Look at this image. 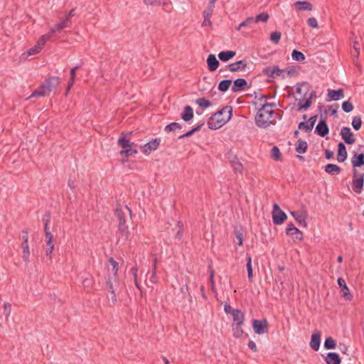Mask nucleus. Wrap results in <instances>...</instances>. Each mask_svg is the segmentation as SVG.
I'll list each match as a JSON object with an SVG mask.
<instances>
[{
	"label": "nucleus",
	"instance_id": "obj_1",
	"mask_svg": "<svg viewBox=\"0 0 364 364\" xmlns=\"http://www.w3.org/2000/svg\"><path fill=\"white\" fill-rule=\"evenodd\" d=\"M275 107L274 103H264L259 109L255 117V123L260 128H267L272 122L270 121L274 114L273 108Z\"/></svg>",
	"mask_w": 364,
	"mask_h": 364
},
{
	"label": "nucleus",
	"instance_id": "obj_2",
	"mask_svg": "<svg viewBox=\"0 0 364 364\" xmlns=\"http://www.w3.org/2000/svg\"><path fill=\"white\" fill-rule=\"evenodd\" d=\"M232 116V107H225L222 109L215 112L208 122V128L210 129H217L220 128L228 122Z\"/></svg>",
	"mask_w": 364,
	"mask_h": 364
},
{
	"label": "nucleus",
	"instance_id": "obj_3",
	"mask_svg": "<svg viewBox=\"0 0 364 364\" xmlns=\"http://www.w3.org/2000/svg\"><path fill=\"white\" fill-rule=\"evenodd\" d=\"M59 83L60 78L58 77H50L43 82L40 87L33 92L30 97L46 96L53 88L57 87Z\"/></svg>",
	"mask_w": 364,
	"mask_h": 364
},
{
	"label": "nucleus",
	"instance_id": "obj_4",
	"mask_svg": "<svg viewBox=\"0 0 364 364\" xmlns=\"http://www.w3.org/2000/svg\"><path fill=\"white\" fill-rule=\"evenodd\" d=\"M131 215L132 211L127 206H124V210L122 207L117 206L115 210V216L119 222L118 229L121 234V236L124 237L125 240L128 238L129 230L128 226L126 225V215Z\"/></svg>",
	"mask_w": 364,
	"mask_h": 364
},
{
	"label": "nucleus",
	"instance_id": "obj_5",
	"mask_svg": "<svg viewBox=\"0 0 364 364\" xmlns=\"http://www.w3.org/2000/svg\"><path fill=\"white\" fill-rule=\"evenodd\" d=\"M287 218L286 213L279 208V205L274 203L272 210V220L275 225L282 224Z\"/></svg>",
	"mask_w": 364,
	"mask_h": 364
},
{
	"label": "nucleus",
	"instance_id": "obj_6",
	"mask_svg": "<svg viewBox=\"0 0 364 364\" xmlns=\"http://www.w3.org/2000/svg\"><path fill=\"white\" fill-rule=\"evenodd\" d=\"M252 328L255 333L264 334L268 332L269 323L266 319L252 321Z\"/></svg>",
	"mask_w": 364,
	"mask_h": 364
},
{
	"label": "nucleus",
	"instance_id": "obj_7",
	"mask_svg": "<svg viewBox=\"0 0 364 364\" xmlns=\"http://www.w3.org/2000/svg\"><path fill=\"white\" fill-rule=\"evenodd\" d=\"M286 233L287 235L299 241H301L304 239L302 232L296 228L292 223L287 225Z\"/></svg>",
	"mask_w": 364,
	"mask_h": 364
},
{
	"label": "nucleus",
	"instance_id": "obj_8",
	"mask_svg": "<svg viewBox=\"0 0 364 364\" xmlns=\"http://www.w3.org/2000/svg\"><path fill=\"white\" fill-rule=\"evenodd\" d=\"M341 136L347 144H353L355 141L353 133L348 127H343L341 130Z\"/></svg>",
	"mask_w": 364,
	"mask_h": 364
},
{
	"label": "nucleus",
	"instance_id": "obj_9",
	"mask_svg": "<svg viewBox=\"0 0 364 364\" xmlns=\"http://www.w3.org/2000/svg\"><path fill=\"white\" fill-rule=\"evenodd\" d=\"M338 286L341 288V296L343 297L346 300L351 301L353 299V296L350 293V291L346 286L345 280L340 277L337 280Z\"/></svg>",
	"mask_w": 364,
	"mask_h": 364
},
{
	"label": "nucleus",
	"instance_id": "obj_10",
	"mask_svg": "<svg viewBox=\"0 0 364 364\" xmlns=\"http://www.w3.org/2000/svg\"><path fill=\"white\" fill-rule=\"evenodd\" d=\"M228 158L235 172L241 173L242 172L243 166L242 163L239 161L237 157L235 155L229 153Z\"/></svg>",
	"mask_w": 364,
	"mask_h": 364
},
{
	"label": "nucleus",
	"instance_id": "obj_11",
	"mask_svg": "<svg viewBox=\"0 0 364 364\" xmlns=\"http://www.w3.org/2000/svg\"><path fill=\"white\" fill-rule=\"evenodd\" d=\"M160 142L161 139H155L146 143L143 147V153L146 155L150 154L152 151L156 150L158 149Z\"/></svg>",
	"mask_w": 364,
	"mask_h": 364
},
{
	"label": "nucleus",
	"instance_id": "obj_12",
	"mask_svg": "<svg viewBox=\"0 0 364 364\" xmlns=\"http://www.w3.org/2000/svg\"><path fill=\"white\" fill-rule=\"evenodd\" d=\"M364 184V173L359 176L358 178H353L352 189L356 193L362 192Z\"/></svg>",
	"mask_w": 364,
	"mask_h": 364
},
{
	"label": "nucleus",
	"instance_id": "obj_13",
	"mask_svg": "<svg viewBox=\"0 0 364 364\" xmlns=\"http://www.w3.org/2000/svg\"><path fill=\"white\" fill-rule=\"evenodd\" d=\"M315 132L323 137L328 134L329 129L325 119H320L316 127Z\"/></svg>",
	"mask_w": 364,
	"mask_h": 364
},
{
	"label": "nucleus",
	"instance_id": "obj_14",
	"mask_svg": "<svg viewBox=\"0 0 364 364\" xmlns=\"http://www.w3.org/2000/svg\"><path fill=\"white\" fill-rule=\"evenodd\" d=\"M247 88V82L243 78H237L233 82L232 92H238Z\"/></svg>",
	"mask_w": 364,
	"mask_h": 364
},
{
	"label": "nucleus",
	"instance_id": "obj_15",
	"mask_svg": "<svg viewBox=\"0 0 364 364\" xmlns=\"http://www.w3.org/2000/svg\"><path fill=\"white\" fill-rule=\"evenodd\" d=\"M317 116H313L309 118L307 122H300L299 124V129L304 130L306 132H311L316 122Z\"/></svg>",
	"mask_w": 364,
	"mask_h": 364
},
{
	"label": "nucleus",
	"instance_id": "obj_16",
	"mask_svg": "<svg viewBox=\"0 0 364 364\" xmlns=\"http://www.w3.org/2000/svg\"><path fill=\"white\" fill-rule=\"evenodd\" d=\"M321 333L318 331H315L311 335L310 346L311 348L317 351L320 348Z\"/></svg>",
	"mask_w": 364,
	"mask_h": 364
},
{
	"label": "nucleus",
	"instance_id": "obj_17",
	"mask_svg": "<svg viewBox=\"0 0 364 364\" xmlns=\"http://www.w3.org/2000/svg\"><path fill=\"white\" fill-rule=\"evenodd\" d=\"M328 99L327 100V101L338 100L344 97L343 89L340 88L337 90L328 89Z\"/></svg>",
	"mask_w": 364,
	"mask_h": 364
},
{
	"label": "nucleus",
	"instance_id": "obj_18",
	"mask_svg": "<svg viewBox=\"0 0 364 364\" xmlns=\"http://www.w3.org/2000/svg\"><path fill=\"white\" fill-rule=\"evenodd\" d=\"M247 62L241 60L237 62L230 63L227 67L231 72H237L240 70H244L247 67Z\"/></svg>",
	"mask_w": 364,
	"mask_h": 364
},
{
	"label": "nucleus",
	"instance_id": "obj_19",
	"mask_svg": "<svg viewBox=\"0 0 364 364\" xmlns=\"http://www.w3.org/2000/svg\"><path fill=\"white\" fill-rule=\"evenodd\" d=\"M207 64L208 70L211 72L216 70L218 68L220 63L217 60L214 54H210L207 58Z\"/></svg>",
	"mask_w": 364,
	"mask_h": 364
},
{
	"label": "nucleus",
	"instance_id": "obj_20",
	"mask_svg": "<svg viewBox=\"0 0 364 364\" xmlns=\"http://www.w3.org/2000/svg\"><path fill=\"white\" fill-rule=\"evenodd\" d=\"M352 166L355 167H360L364 165V154L354 153L351 158Z\"/></svg>",
	"mask_w": 364,
	"mask_h": 364
},
{
	"label": "nucleus",
	"instance_id": "obj_21",
	"mask_svg": "<svg viewBox=\"0 0 364 364\" xmlns=\"http://www.w3.org/2000/svg\"><path fill=\"white\" fill-rule=\"evenodd\" d=\"M348 154L346 151V148L345 144L343 142H340L338 144V154H337V160L338 162H343L347 158Z\"/></svg>",
	"mask_w": 364,
	"mask_h": 364
},
{
	"label": "nucleus",
	"instance_id": "obj_22",
	"mask_svg": "<svg viewBox=\"0 0 364 364\" xmlns=\"http://www.w3.org/2000/svg\"><path fill=\"white\" fill-rule=\"evenodd\" d=\"M232 319H233V323L232 324H243L244 320H245V315L242 311L240 309H235L232 311Z\"/></svg>",
	"mask_w": 364,
	"mask_h": 364
},
{
	"label": "nucleus",
	"instance_id": "obj_23",
	"mask_svg": "<svg viewBox=\"0 0 364 364\" xmlns=\"http://www.w3.org/2000/svg\"><path fill=\"white\" fill-rule=\"evenodd\" d=\"M181 117L184 122H189L193 118V108L189 105H186L181 113Z\"/></svg>",
	"mask_w": 364,
	"mask_h": 364
},
{
	"label": "nucleus",
	"instance_id": "obj_24",
	"mask_svg": "<svg viewBox=\"0 0 364 364\" xmlns=\"http://www.w3.org/2000/svg\"><path fill=\"white\" fill-rule=\"evenodd\" d=\"M326 364H341V360L336 353H328L325 358Z\"/></svg>",
	"mask_w": 364,
	"mask_h": 364
},
{
	"label": "nucleus",
	"instance_id": "obj_25",
	"mask_svg": "<svg viewBox=\"0 0 364 364\" xmlns=\"http://www.w3.org/2000/svg\"><path fill=\"white\" fill-rule=\"evenodd\" d=\"M324 170L326 173L332 176L338 175L341 171V167L333 164H328L325 166Z\"/></svg>",
	"mask_w": 364,
	"mask_h": 364
},
{
	"label": "nucleus",
	"instance_id": "obj_26",
	"mask_svg": "<svg viewBox=\"0 0 364 364\" xmlns=\"http://www.w3.org/2000/svg\"><path fill=\"white\" fill-rule=\"evenodd\" d=\"M236 52L233 50L221 51L218 54L219 59L223 62H227L235 57Z\"/></svg>",
	"mask_w": 364,
	"mask_h": 364
},
{
	"label": "nucleus",
	"instance_id": "obj_27",
	"mask_svg": "<svg viewBox=\"0 0 364 364\" xmlns=\"http://www.w3.org/2000/svg\"><path fill=\"white\" fill-rule=\"evenodd\" d=\"M290 214L294 218V219L298 222V223L300 225L305 228L307 226L306 216L303 213H298L296 211H291Z\"/></svg>",
	"mask_w": 364,
	"mask_h": 364
},
{
	"label": "nucleus",
	"instance_id": "obj_28",
	"mask_svg": "<svg viewBox=\"0 0 364 364\" xmlns=\"http://www.w3.org/2000/svg\"><path fill=\"white\" fill-rule=\"evenodd\" d=\"M46 239V255L48 256L52 253V252L53 250V247H54L53 241V236L52 233H47Z\"/></svg>",
	"mask_w": 364,
	"mask_h": 364
},
{
	"label": "nucleus",
	"instance_id": "obj_29",
	"mask_svg": "<svg viewBox=\"0 0 364 364\" xmlns=\"http://www.w3.org/2000/svg\"><path fill=\"white\" fill-rule=\"evenodd\" d=\"M308 149L307 142L301 139H298L295 150L299 154H304L306 152Z\"/></svg>",
	"mask_w": 364,
	"mask_h": 364
},
{
	"label": "nucleus",
	"instance_id": "obj_30",
	"mask_svg": "<svg viewBox=\"0 0 364 364\" xmlns=\"http://www.w3.org/2000/svg\"><path fill=\"white\" fill-rule=\"evenodd\" d=\"M294 5L298 6L300 11H311L313 9L311 4L309 1H296Z\"/></svg>",
	"mask_w": 364,
	"mask_h": 364
},
{
	"label": "nucleus",
	"instance_id": "obj_31",
	"mask_svg": "<svg viewBox=\"0 0 364 364\" xmlns=\"http://www.w3.org/2000/svg\"><path fill=\"white\" fill-rule=\"evenodd\" d=\"M118 144L122 148V149L129 148L134 145L129 139H125L124 134H122V136L119 138L117 141Z\"/></svg>",
	"mask_w": 364,
	"mask_h": 364
},
{
	"label": "nucleus",
	"instance_id": "obj_32",
	"mask_svg": "<svg viewBox=\"0 0 364 364\" xmlns=\"http://www.w3.org/2000/svg\"><path fill=\"white\" fill-rule=\"evenodd\" d=\"M119 154L121 156L125 158H128L129 156H133L134 154H137V150L136 149H134L132 146L129 148L122 149Z\"/></svg>",
	"mask_w": 364,
	"mask_h": 364
},
{
	"label": "nucleus",
	"instance_id": "obj_33",
	"mask_svg": "<svg viewBox=\"0 0 364 364\" xmlns=\"http://www.w3.org/2000/svg\"><path fill=\"white\" fill-rule=\"evenodd\" d=\"M231 84V80H223L219 82L218 88L221 92H226L230 88Z\"/></svg>",
	"mask_w": 364,
	"mask_h": 364
},
{
	"label": "nucleus",
	"instance_id": "obj_34",
	"mask_svg": "<svg viewBox=\"0 0 364 364\" xmlns=\"http://www.w3.org/2000/svg\"><path fill=\"white\" fill-rule=\"evenodd\" d=\"M242 324H238V325L232 324V325L234 337L240 338L242 336L244 331H243V329L242 328Z\"/></svg>",
	"mask_w": 364,
	"mask_h": 364
},
{
	"label": "nucleus",
	"instance_id": "obj_35",
	"mask_svg": "<svg viewBox=\"0 0 364 364\" xmlns=\"http://www.w3.org/2000/svg\"><path fill=\"white\" fill-rule=\"evenodd\" d=\"M182 129V126L179 123L172 122L165 127L164 131L166 133H169V132H173L176 129Z\"/></svg>",
	"mask_w": 364,
	"mask_h": 364
},
{
	"label": "nucleus",
	"instance_id": "obj_36",
	"mask_svg": "<svg viewBox=\"0 0 364 364\" xmlns=\"http://www.w3.org/2000/svg\"><path fill=\"white\" fill-rule=\"evenodd\" d=\"M106 284H107L108 292L109 294L115 293V291L117 290V285L118 284V282L117 281V279H114V282H112L110 279H108Z\"/></svg>",
	"mask_w": 364,
	"mask_h": 364
},
{
	"label": "nucleus",
	"instance_id": "obj_37",
	"mask_svg": "<svg viewBox=\"0 0 364 364\" xmlns=\"http://www.w3.org/2000/svg\"><path fill=\"white\" fill-rule=\"evenodd\" d=\"M323 346L326 349H334L336 346V342L333 338L328 337L326 338Z\"/></svg>",
	"mask_w": 364,
	"mask_h": 364
},
{
	"label": "nucleus",
	"instance_id": "obj_38",
	"mask_svg": "<svg viewBox=\"0 0 364 364\" xmlns=\"http://www.w3.org/2000/svg\"><path fill=\"white\" fill-rule=\"evenodd\" d=\"M22 248H23L22 258L26 262H29V256H30L28 242L22 243Z\"/></svg>",
	"mask_w": 364,
	"mask_h": 364
},
{
	"label": "nucleus",
	"instance_id": "obj_39",
	"mask_svg": "<svg viewBox=\"0 0 364 364\" xmlns=\"http://www.w3.org/2000/svg\"><path fill=\"white\" fill-rule=\"evenodd\" d=\"M203 124H204L203 123H201V124H198L197 127L193 128L191 130H190L189 132H186V134H183L182 135L179 136L178 139H184V138H187V137L191 136L194 133L198 132L201 129V127H203Z\"/></svg>",
	"mask_w": 364,
	"mask_h": 364
},
{
	"label": "nucleus",
	"instance_id": "obj_40",
	"mask_svg": "<svg viewBox=\"0 0 364 364\" xmlns=\"http://www.w3.org/2000/svg\"><path fill=\"white\" fill-rule=\"evenodd\" d=\"M293 60L299 62H302L305 60V55L301 51L294 50L291 53Z\"/></svg>",
	"mask_w": 364,
	"mask_h": 364
},
{
	"label": "nucleus",
	"instance_id": "obj_41",
	"mask_svg": "<svg viewBox=\"0 0 364 364\" xmlns=\"http://www.w3.org/2000/svg\"><path fill=\"white\" fill-rule=\"evenodd\" d=\"M255 23L253 17H248L244 21L239 24L237 28V31H240L242 27H250L251 25Z\"/></svg>",
	"mask_w": 364,
	"mask_h": 364
},
{
	"label": "nucleus",
	"instance_id": "obj_42",
	"mask_svg": "<svg viewBox=\"0 0 364 364\" xmlns=\"http://www.w3.org/2000/svg\"><path fill=\"white\" fill-rule=\"evenodd\" d=\"M156 262H157V259L155 257L154 259V264H153V267H152V272H151V275L150 277V279H149V281L154 284V283H156L157 282V277H156Z\"/></svg>",
	"mask_w": 364,
	"mask_h": 364
},
{
	"label": "nucleus",
	"instance_id": "obj_43",
	"mask_svg": "<svg viewBox=\"0 0 364 364\" xmlns=\"http://www.w3.org/2000/svg\"><path fill=\"white\" fill-rule=\"evenodd\" d=\"M196 102L199 107L202 108H207L211 105V102L205 97L198 98L196 100Z\"/></svg>",
	"mask_w": 364,
	"mask_h": 364
},
{
	"label": "nucleus",
	"instance_id": "obj_44",
	"mask_svg": "<svg viewBox=\"0 0 364 364\" xmlns=\"http://www.w3.org/2000/svg\"><path fill=\"white\" fill-rule=\"evenodd\" d=\"M271 156L275 161H281V152L277 146H273L271 150Z\"/></svg>",
	"mask_w": 364,
	"mask_h": 364
},
{
	"label": "nucleus",
	"instance_id": "obj_45",
	"mask_svg": "<svg viewBox=\"0 0 364 364\" xmlns=\"http://www.w3.org/2000/svg\"><path fill=\"white\" fill-rule=\"evenodd\" d=\"M247 277L249 280L252 281V258L250 256L247 257Z\"/></svg>",
	"mask_w": 364,
	"mask_h": 364
},
{
	"label": "nucleus",
	"instance_id": "obj_46",
	"mask_svg": "<svg viewBox=\"0 0 364 364\" xmlns=\"http://www.w3.org/2000/svg\"><path fill=\"white\" fill-rule=\"evenodd\" d=\"M247 277L249 280L252 281V258L250 256L247 257Z\"/></svg>",
	"mask_w": 364,
	"mask_h": 364
},
{
	"label": "nucleus",
	"instance_id": "obj_47",
	"mask_svg": "<svg viewBox=\"0 0 364 364\" xmlns=\"http://www.w3.org/2000/svg\"><path fill=\"white\" fill-rule=\"evenodd\" d=\"M269 18V16L267 13H261L259 14V15L256 16L255 18H254L255 19V23H258L259 21H262V22H267Z\"/></svg>",
	"mask_w": 364,
	"mask_h": 364
},
{
	"label": "nucleus",
	"instance_id": "obj_48",
	"mask_svg": "<svg viewBox=\"0 0 364 364\" xmlns=\"http://www.w3.org/2000/svg\"><path fill=\"white\" fill-rule=\"evenodd\" d=\"M351 124H352V126L354 128V129L359 130L362 125V120H361L360 117H359V116L354 117L353 118Z\"/></svg>",
	"mask_w": 364,
	"mask_h": 364
},
{
	"label": "nucleus",
	"instance_id": "obj_49",
	"mask_svg": "<svg viewBox=\"0 0 364 364\" xmlns=\"http://www.w3.org/2000/svg\"><path fill=\"white\" fill-rule=\"evenodd\" d=\"M52 35L50 34V32H48L47 34L43 35L41 36V38L37 41V43L42 46V48L44 46L46 41L50 40Z\"/></svg>",
	"mask_w": 364,
	"mask_h": 364
},
{
	"label": "nucleus",
	"instance_id": "obj_50",
	"mask_svg": "<svg viewBox=\"0 0 364 364\" xmlns=\"http://www.w3.org/2000/svg\"><path fill=\"white\" fill-rule=\"evenodd\" d=\"M52 35L50 34V32H48L47 34L43 35L41 36V38L37 41V43L42 46V48L44 46L46 41L50 40Z\"/></svg>",
	"mask_w": 364,
	"mask_h": 364
},
{
	"label": "nucleus",
	"instance_id": "obj_51",
	"mask_svg": "<svg viewBox=\"0 0 364 364\" xmlns=\"http://www.w3.org/2000/svg\"><path fill=\"white\" fill-rule=\"evenodd\" d=\"M342 109L345 112L348 113L353 109V105L349 100H347L343 102Z\"/></svg>",
	"mask_w": 364,
	"mask_h": 364
},
{
	"label": "nucleus",
	"instance_id": "obj_52",
	"mask_svg": "<svg viewBox=\"0 0 364 364\" xmlns=\"http://www.w3.org/2000/svg\"><path fill=\"white\" fill-rule=\"evenodd\" d=\"M312 104V101L309 99H306L305 102L304 104H301V103H299V107H298V111H302V110H306L308 108H309L311 107Z\"/></svg>",
	"mask_w": 364,
	"mask_h": 364
},
{
	"label": "nucleus",
	"instance_id": "obj_53",
	"mask_svg": "<svg viewBox=\"0 0 364 364\" xmlns=\"http://www.w3.org/2000/svg\"><path fill=\"white\" fill-rule=\"evenodd\" d=\"M143 3L146 6H159L164 4L165 0H142Z\"/></svg>",
	"mask_w": 364,
	"mask_h": 364
},
{
	"label": "nucleus",
	"instance_id": "obj_54",
	"mask_svg": "<svg viewBox=\"0 0 364 364\" xmlns=\"http://www.w3.org/2000/svg\"><path fill=\"white\" fill-rule=\"evenodd\" d=\"M214 8H215V5H213V4L209 5L208 4V9L203 11L204 18H207V19L210 18V17L213 14Z\"/></svg>",
	"mask_w": 364,
	"mask_h": 364
},
{
	"label": "nucleus",
	"instance_id": "obj_55",
	"mask_svg": "<svg viewBox=\"0 0 364 364\" xmlns=\"http://www.w3.org/2000/svg\"><path fill=\"white\" fill-rule=\"evenodd\" d=\"M58 24V28L63 30L64 28H69L71 26V20H69L68 18L65 17V18Z\"/></svg>",
	"mask_w": 364,
	"mask_h": 364
},
{
	"label": "nucleus",
	"instance_id": "obj_56",
	"mask_svg": "<svg viewBox=\"0 0 364 364\" xmlns=\"http://www.w3.org/2000/svg\"><path fill=\"white\" fill-rule=\"evenodd\" d=\"M281 38V33L278 31L272 32L270 35V40L275 44L279 43Z\"/></svg>",
	"mask_w": 364,
	"mask_h": 364
},
{
	"label": "nucleus",
	"instance_id": "obj_57",
	"mask_svg": "<svg viewBox=\"0 0 364 364\" xmlns=\"http://www.w3.org/2000/svg\"><path fill=\"white\" fill-rule=\"evenodd\" d=\"M42 48H43L42 46L37 43L34 47L30 48L27 51V53L28 55H35L36 53H38L41 50Z\"/></svg>",
	"mask_w": 364,
	"mask_h": 364
},
{
	"label": "nucleus",
	"instance_id": "obj_58",
	"mask_svg": "<svg viewBox=\"0 0 364 364\" xmlns=\"http://www.w3.org/2000/svg\"><path fill=\"white\" fill-rule=\"evenodd\" d=\"M108 261L109 264L112 265V271L114 272V277H116V274L118 272V263L112 257H110L108 259Z\"/></svg>",
	"mask_w": 364,
	"mask_h": 364
},
{
	"label": "nucleus",
	"instance_id": "obj_59",
	"mask_svg": "<svg viewBox=\"0 0 364 364\" xmlns=\"http://www.w3.org/2000/svg\"><path fill=\"white\" fill-rule=\"evenodd\" d=\"M11 311V304L9 303H4L3 314L6 316V317H8L10 315Z\"/></svg>",
	"mask_w": 364,
	"mask_h": 364
},
{
	"label": "nucleus",
	"instance_id": "obj_60",
	"mask_svg": "<svg viewBox=\"0 0 364 364\" xmlns=\"http://www.w3.org/2000/svg\"><path fill=\"white\" fill-rule=\"evenodd\" d=\"M235 237L237 240V245H242L243 244V235L241 232L237 230L235 232Z\"/></svg>",
	"mask_w": 364,
	"mask_h": 364
},
{
	"label": "nucleus",
	"instance_id": "obj_61",
	"mask_svg": "<svg viewBox=\"0 0 364 364\" xmlns=\"http://www.w3.org/2000/svg\"><path fill=\"white\" fill-rule=\"evenodd\" d=\"M307 23L311 28H317L318 27L317 20L314 17L309 18L307 20Z\"/></svg>",
	"mask_w": 364,
	"mask_h": 364
},
{
	"label": "nucleus",
	"instance_id": "obj_62",
	"mask_svg": "<svg viewBox=\"0 0 364 364\" xmlns=\"http://www.w3.org/2000/svg\"><path fill=\"white\" fill-rule=\"evenodd\" d=\"M263 73L266 75L268 77H275V75H274V73L272 72V67H267L263 70Z\"/></svg>",
	"mask_w": 364,
	"mask_h": 364
},
{
	"label": "nucleus",
	"instance_id": "obj_63",
	"mask_svg": "<svg viewBox=\"0 0 364 364\" xmlns=\"http://www.w3.org/2000/svg\"><path fill=\"white\" fill-rule=\"evenodd\" d=\"M110 294V297L108 296L109 304L110 306H113L117 303V295L115 293Z\"/></svg>",
	"mask_w": 364,
	"mask_h": 364
},
{
	"label": "nucleus",
	"instance_id": "obj_64",
	"mask_svg": "<svg viewBox=\"0 0 364 364\" xmlns=\"http://www.w3.org/2000/svg\"><path fill=\"white\" fill-rule=\"evenodd\" d=\"M272 72L274 73V75H275L276 77L277 76H279L281 73L284 72V70H281L277 65H276L272 68Z\"/></svg>",
	"mask_w": 364,
	"mask_h": 364
}]
</instances>
